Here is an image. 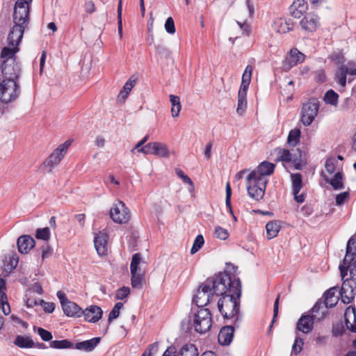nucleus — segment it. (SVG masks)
I'll list each match as a JSON object with an SVG mask.
<instances>
[{
	"mask_svg": "<svg viewBox=\"0 0 356 356\" xmlns=\"http://www.w3.org/2000/svg\"><path fill=\"white\" fill-rule=\"evenodd\" d=\"M229 282V275L227 272L219 273L209 277L197 290L193 302L200 309L206 306L213 295L220 296L225 293L227 282Z\"/></svg>",
	"mask_w": 356,
	"mask_h": 356,
	"instance_id": "1",
	"label": "nucleus"
},
{
	"mask_svg": "<svg viewBox=\"0 0 356 356\" xmlns=\"http://www.w3.org/2000/svg\"><path fill=\"white\" fill-rule=\"evenodd\" d=\"M227 290L218 302V307L225 318H232L239 313L240 304L238 299L241 296V284L238 278L229 275V282L226 284Z\"/></svg>",
	"mask_w": 356,
	"mask_h": 356,
	"instance_id": "2",
	"label": "nucleus"
},
{
	"mask_svg": "<svg viewBox=\"0 0 356 356\" xmlns=\"http://www.w3.org/2000/svg\"><path fill=\"white\" fill-rule=\"evenodd\" d=\"M275 167V164L264 161L249 174L247 178L248 184L247 189L252 199L258 201L263 198L268 183L266 177L273 173Z\"/></svg>",
	"mask_w": 356,
	"mask_h": 356,
	"instance_id": "3",
	"label": "nucleus"
},
{
	"mask_svg": "<svg viewBox=\"0 0 356 356\" xmlns=\"http://www.w3.org/2000/svg\"><path fill=\"white\" fill-rule=\"evenodd\" d=\"M16 51L9 47H3L1 52L2 63L1 72L4 76L3 80H13L17 81L20 74V67L16 61L15 54Z\"/></svg>",
	"mask_w": 356,
	"mask_h": 356,
	"instance_id": "4",
	"label": "nucleus"
},
{
	"mask_svg": "<svg viewBox=\"0 0 356 356\" xmlns=\"http://www.w3.org/2000/svg\"><path fill=\"white\" fill-rule=\"evenodd\" d=\"M327 311L323 309L321 301H317L312 308V315L302 314L297 322L296 329L305 334L310 332L314 327V321H321L327 315Z\"/></svg>",
	"mask_w": 356,
	"mask_h": 356,
	"instance_id": "5",
	"label": "nucleus"
},
{
	"mask_svg": "<svg viewBox=\"0 0 356 356\" xmlns=\"http://www.w3.org/2000/svg\"><path fill=\"white\" fill-rule=\"evenodd\" d=\"M145 261L142 259V256L140 253H136L132 256L130 264L131 271V282L133 288L140 289L142 287V282L145 277V272L141 268V265L144 264Z\"/></svg>",
	"mask_w": 356,
	"mask_h": 356,
	"instance_id": "6",
	"label": "nucleus"
},
{
	"mask_svg": "<svg viewBox=\"0 0 356 356\" xmlns=\"http://www.w3.org/2000/svg\"><path fill=\"white\" fill-rule=\"evenodd\" d=\"M33 0H17L15 2L13 20L14 24L28 26L29 22L30 5Z\"/></svg>",
	"mask_w": 356,
	"mask_h": 356,
	"instance_id": "7",
	"label": "nucleus"
},
{
	"mask_svg": "<svg viewBox=\"0 0 356 356\" xmlns=\"http://www.w3.org/2000/svg\"><path fill=\"white\" fill-rule=\"evenodd\" d=\"M211 314L208 309L201 308L194 315L193 327L195 332L203 334L211 327Z\"/></svg>",
	"mask_w": 356,
	"mask_h": 356,
	"instance_id": "8",
	"label": "nucleus"
},
{
	"mask_svg": "<svg viewBox=\"0 0 356 356\" xmlns=\"http://www.w3.org/2000/svg\"><path fill=\"white\" fill-rule=\"evenodd\" d=\"M319 103L315 99H309L302 107L301 122L305 126L310 125L318 114Z\"/></svg>",
	"mask_w": 356,
	"mask_h": 356,
	"instance_id": "9",
	"label": "nucleus"
},
{
	"mask_svg": "<svg viewBox=\"0 0 356 356\" xmlns=\"http://www.w3.org/2000/svg\"><path fill=\"white\" fill-rule=\"evenodd\" d=\"M110 216L116 223H127L131 218L130 211L122 201H118L110 210Z\"/></svg>",
	"mask_w": 356,
	"mask_h": 356,
	"instance_id": "10",
	"label": "nucleus"
},
{
	"mask_svg": "<svg viewBox=\"0 0 356 356\" xmlns=\"http://www.w3.org/2000/svg\"><path fill=\"white\" fill-rule=\"evenodd\" d=\"M70 145L71 142L69 140H67L64 143L60 145L44 161V166L49 168L50 172L55 166L60 163L66 154Z\"/></svg>",
	"mask_w": 356,
	"mask_h": 356,
	"instance_id": "11",
	"label": "nucleus"
},
{
	"mask_svg": "<svg viewBox=\"0 0 356 356\" xmlns=\"http://www.w3.org/2000/svg\"><path fill=\"white\" fill-rule=\"evenodd\" d=\"M356 259V239L351 237L346 245V253L343 263L339 265V269L342 280L347 275L346 264L352 263Z\"/></svg>",
	"mask_w": 356,
	"mask_h": 356,
	"instance_id": "12",
	"label": "nucleus"
},
{
	"mask_svg": "<svg viewBox=\"0 0 356 356\" xmlns=\"http://www.w3.org/2000/svg\"><path fill=\"white\" fill-rule=\"evenodd\" d=\"M339 293L341 301L344 304L350 303L356 294V283L355 280L352 277L344 280Z\"/></svg>",
	"mask_w": 356,
	"mask_h": 356,
	"instance_id": "13",
	"label": "nucleus"
},
{
	"mask_svg": "<svg viewBox=\"0 0 356 356\" xmlns=\"http://www.w3.org/2000/svg\"><path fill=\"white\" fill-rule=\"evenodd\" d=\"M26 27V26L24 25L14 24V26L9 32L8 36V47L10 48L11 49H15L16 53L19 50L17 47L23 37Z\"/></svg>",
	"mask_w": 356,
	"mask_h": 356,
	"instance_id": "14",
	"label": "nucleus"
},
{
	"mask_svg": "<svg viewBox=\"0 0 356 356\" xmlns=\"http://www.w3.org/2000/svg\"><path fill=\"white\" fill-rule=\"evenodd\" d=\"M347 74L356 75V59L348 62L347 65H341L337 71L336 77L342 86L346 85Z\"/></svg>",
	"mask_w": 356,
	"mask_h": 356,
	"instance_id": "15",
	"label": "nucleus"
},
{
	"mask_svg": "<svg viewBox=\"0 0 356 356\" xmlns=\"http://www.w3.org/2000/svg\"><path fill=\"white\" fill-rule=\"evenodd\" d=\"M305 56L296 48L291 49L289 52L284 63L286 70H289L293 67L304 61Z\"/></svg>",
	"mask_w": 356,
	"mask_h": 356,
	"instance_id": "16",
	"label": "nucleus"
},
{
	"mask_svg": "<svg viewBox=\"0 0 356 356\" xmlns=\"http://www.w3.org/2000/svg\"><path fill=\"white\" fill-rule=\"evenodd\" d=\"M302 29L309 32H314L319 26V18L314 13H307L300 22Z\"/></svg>",
	"mask_w": 356,
	"mask_h": 356,
	"instance_id": "17",
	"label": "nucleus"
},
{
	"mask_svg": "<svg viewBox=\"0 0 356 356\" xmlns=\"http://www.w3.org/2000/svg\"><path fill=\"white\" fill-rule=\"evenodd\" d=\"M293 194L295 200L298 203H302L305 201L304 194L298 195L302 188V176L300 173L291 175Z\"/></svg>",
	"mask_w": 356,
	"mask_h": 356,
	"instance_id": "18",
	"label": "nucleus"
},
{
	"mask_svg": "<svg viewBox=\"0 0 356 356\" xmlns=\"http://www.w3.org/2000/svg\"><path fill=\"white\" fill-rule=\"evenodd\" d=\"M102 309L97 305H91L82 311V315L84 316L85 320L91 323L98 321L102 318Z\"/></svg>",
	"mask_w": 356,
	"mask_h": 356,
	"instance_id": "19",
	"label": "nucleus"
},
{
	"mask_svg": "<svg viewBox=\"0 0 356 356\" xmlns=\"http://www.w3.org/2000/svg\"><path fill=\"white\" fill-rule=\"evenodd\" d=\"M108 235L106 233L99 232L95 237L94 243L99 255L103 256L107 253Z\"/></svg>",
	"mask_w": 356,
	"mask_h": 356,
	"instance_id": "20",
	"label": "nucleus"
},
{
	"mask_svg": "<svg viewBox=\"0 0 356 356\" xmlns=\"http://www.w3.org/2000/svg\"><path fill=\"white\" fill-rule=\"evenodd\" d=\"M308 5L306 0H295L289 7L291 15L295 18H300L306 13Z\"/></svg>",
	"mask_w": 356,
	"mask_h": 356,
	"instance_id": "21",
	"label": "nucleus"
},
{
	"mask_svg": "<svg viewBox=\"0 0 356 356\" xmlns=\"http://www.w3.org/2000/svg\"><path fill=\"white\" fill-rule=\"evenodd\" d=\"M17 245L19 252L26 254L34 247L35 241L29 235H23L18 238Z\"/></svg>",
	"mask_w": 356,
	"mask_h": 356,
	"instance_id": "22",
	"label": "nucleus"
},
{
	"mask_svg": "<svg viewBox=\"0 0 356 356\" xmlns=\"http://www.w3.org/2000/svg\"><path fill=\"white\" fill-rule=\"evenodd\" d=\"M273 29L278 33H286L293 29V22L290 19L280 18L274 22Z\"/></svg>",
	"mask_w": 356,
	"mask_h": 356,
	"instance_id": "23",
	"label": "nucleus"
},
{
	"mask_svg": "<svg viewBox=\"0 0 356 356\" xmlns=\"http://www.w3.org/2000/svg\"><path fill=\"white\" fill-rule=\"evenodd\" d=\"M234 327L232 325L224 326L218 334V341L221 345H229L234 337Z\"/></svg>",
	"mask_w": 356,
	"mask_h": 356,
	"instance_id": "24",
	"label": "nucleus"
},
{
	"mask_svg": "<svg viewBox=\"0 0 356 356\" xmlns=\"http://www.w3.org/2000/svg\"><path fill=\"white\" fill-rule=\"evenodd\" d=\"M345 322L348 330L352 332H356V309L348 307L345 311Z\"/></svg>",
	"mask_w": 356,
	"mask_h": 356,
	"instance_id": "25",
	"label": "nucleus"
},
{
	"mask_svg": "<svg viewBox=\"0 0 356 356\" xmlns=\"http://www.w3.org/2000/svg\"><path fill=\"white\" fill-rule=\"evenodd\" d=\"M65 314L70 317H81L82 316L81 308L75 302L69 300L62 307Z\"/></svg>",
	"mask_w": 356,
	"mask_h": 356,
	"instance_id": "26",
	"label": "nucleus"
},
{
	"mask_svg": "<svg viewBox=\"0 0 356 356\" xmlns=\"http://www.w3.org/2000/svg\"><path fill=\"white\" fill-rule=\"evenodd\" d=\"M337 292V287L330 288L328 291L325 293V300L324 302H322L323 305V309L327 311V308H332L334 307L337 303L338 298L335 296Z\"/></svg>",
	"mask_w": 356,
	"mask_h": 356,
	"instance_id": "27",
	"label": "nucleus"
},
{
	"mask_svg": "<svg viewBox=\"0 0 356 356\" xmlns=\"http://www.w3.org/2000/svg\"><path fill=\"white\" fill-rule=\"evenodd\" d=\"M100 337H95L89 340L83 341L76 343L74 346L77 350H84L86 352H90L95 349L100 341Z\"/></svg>",
	"mask_w": 356,
	"mask_h": 356,
	"instance_id": "28",
	"label": "nucleus"
},
{
	"mask_svg": "<svg viewBox=\"0 0 356 356\" xmlns=\"http://www.w3.org/2000/svg\"><path fill=\"white\" fill-rule=\"evenodd\" d=\"M281 225L280 222L278 220H271L269 221L266 225V237L268 240L274 238L276 237L280 231Z\"/></svg>",
	"mask_w": 356,
	"mask_h": 356,
	"instance_id": "29",
	"label": "nucleus"
},
{
	"mask_svg": "<svg viewBox=\"0 0 356 356\" xmlns=\"http://www.w3.org/2000/svg\"><path fill=\"white\" fill-rule=\"evenodd\" d=\"M151 145V154L163 158L169 156V151L166 145L159 142H154L152 143Z\"/></svg>",
	"mask_w": 356,
	"mask_h": 356,
	"instance_id": "30",
	"label": "nucleus"
},
{
	"mask_svg": "<svg viewBox=\"0 0 356 356\" xmlns=\"http://www.w3.org/2000/svg\"><path fill=\"white\" fill-rule=\"evenodd\" d=\"M252 72V67L250 65H247L242 76L241 83L238 90L239 92H247L251 81Z\"/></svg>",
	"mask_w": 356,
	"mask_h": 356,
	"instance_id": "31",
	"label": "nucleus"
},
{
	"mask_svg": "<svg viewBox=\"0 0 356 356\" xmlns=\"http://www.w3.org/2000/svg\"><path fill=\"white\" fill-rule=\"evenodd\" d=\"M343 178V172L338 171L330 180L327 177H325L324 179L328 181L334 190H341L344 188Z\"/></svg>",
	"mask_w": 356,
	"mask_h": 356,
	"instance_id": "32",
	"label": "nucleus"
},
{
	"mask_svg": "<svg viewBox=\"0 0 356 356\" xmlns=\"http://www.w3.org/2000/svg\"><path fill=\"white\" fill-rule=\"evenodd\" d=\"M14 344L21 348H31L35 346V343L31 337L21 335L16 337Z\"/></svg>",
	"mask_w": 356,
	"mask_h": 356,
	"instance_id": "33",
	"label": "nucleus"
},
{
	"mask_svg": "<svg viewBox=\"0 0 356 356\" xmlns=\"http://www.w3.org/2000/svg\"><path fill=\"white\" fill-rule=\"evenodd\" d=\"M274 152L276 154V158L275 159V161L289 162L292 159L291 154L289 150L286 149L277 147L275 149Z\"/></svg>",
	"mask_w": 356,
	"mask_h": 356,
	"instance_id": "34",
	"label": "nucleus"
},
{
	"mask_svg": "<svg viewBox=\"0 0 356 356\" xmlns=\"http://www.w3.org/2000/svg\"><path fill=\"white\" fill-rule=\"evenodd\" d=\"M197 348L194 344L184 345L177 353V356H198Z\"/></svg>",
	"mask_w": 356,
	"mask_h": 356,
	"instance_id": "35",
	"label": "nucleus"
},
{
	"mask_svg": "<svg viewBox=\"0 0 356 356\" xmlns=\"http://www.w3.org/2000/svg\"><path fill=\"white\" fill-rule=\"evenodd\" d=\"M170 102L172 105L171 113L172 117H177L179 115V112L181 108L180 99L178 96L170 95L169 96Z\"/></svg>",
	"mask_w": 356,
	"mask_h": 356,
	"instance_id": "36",
	"label": "nucleus"
},
{
	"mask_svg": "<svg viewBox=\"0 0 356 356\" xmlns=\"http://www.w3.org/2000/svg\"><path fill=\"white\" fill-rule=\"evenodd\" d=\"M247 92H238V104L236 112L238 115H241L247 108Z\"/></svg>",
	"mask_w": 356,
	"mask_h": 356,
	"instance_id": "37",
	"label": "nucleus"
},
{
	"mask_svg": "<svg viewBox=\"0 0 356 356\" xmlns=\"http://www.w3.org/2000/svg\"><path fill=\"white\" fill-rule=\"evenodd\" d=\"M49 347L55 349L74 348V344L67 339L51 341Z\"/></svg>",
	"mask_w": 356,
	"mask_h": 356,
	"instance_id": "38",
	"label": "nucleus"
},
{
	"mask_svg": "<svg viewBox=\"0 0 356 356\" xmlns=\"http://www.w3.org/2000/svg\"><path fill=\"white\" fill-rule=\"evenodd\" d=\"M300 130L298 129L291 130L287 138L288 144L293 147L298 145L300 141Z\"/></svg>",
	"mask_w": 356,
	"mask_h": 356,
	"instance_id": "39",
	"label": "nucleus"
},
{
	"mask_svg": "<svg viewBox=\"0 0 356 356\" xmlns=\"http://www.w3.org/2000/svg\"><path fill=\"white\" fill-rule=\"evenodd\" d=\"M339 95L332 90H328L324 96V101L327 104L336 105L337 104Z\"/></svg>",
	"mask_w": 356,
	"mask_h": 356,
	"instance_id": "40",
	"label": "nucleus"
},
{
	"mask_svg": "<svg viewBox=\"0 0 356 356\" xmlns=\"http://www.w3.org/2000/svg\"><path fill=\"white\" fill-rule=\"evenodd\" d=\"M177 175L182 179L183 182L188 184L190 185L189 191L191 192L193 191L195 189L193 182L191 179V178L186 175L181 170L177 169L176 170Z\"/></svg>",
	"mask_w": 356,
	"mask_h": 356,
	"instance_id": "41",
	"label": "nucleus"
},
{
	"mask_svg": "<svg viewBox=\"0 0 356 356\" xmlns=\"http://www.w3.org/2000/svg\"><path fill=\"white\" fill-rule=\"evenodd\" d=\"M338 163L335 158H328L325 163V168L329 174H333L336 170V165Z\"/></svg>",
	"mask_w": 356,
	"mask_h": 356,
	"instance_id": "42",
	"label": "nucleus"
},
{
	"mask_svg": "<svg viewBox=\"0 0 356 356\" xmlns=\"http://www.w3.org/2000/svg\"><path fill=\"white\" fill-rule=\"evenodd\" d=\"M35 237L38 239L48 241L50 238V230L49 227L38 229L36 230Z\"/></svg>",
	"mask_w": 356,
	"mask_h": 356,
	"instance_id": "43",
	"label": "nucleus"
},
{
	"mask_svg": "<svg viewBox=\"0 0 356 356\" xmlns=\"http://www.w3.org/2000/svg\"><path fill=\"white\" fill-rule=\"evenodd\" d=\"M204 240L202 235H197L194 241L193 245L191 250V254L197 252L204 245Z\"/></svg>",
	"mask_w": 356,
	"mask_h": 356,
	"instance_id": "44",
	"label": "nucleus"
},
{
	"mask_svg": "<svg viewBox=\"0 0 356 356\" xmlns=\"http://www.w3.org/2000/svg\"><path fill=\"white\" fill-rule=\"evenodd\" d=\"M130 293V289L127 286H122L118 289L115 293L116 300H123L126 298Z\"/></svg>",
	"mask_w": 356,
	"mask_h": 356,
	"instance_id": "45",
	"label": "nucleus"
},
{
	"mask_svg": "<svg viewBox=\"0 0 356 356\" xmlns=\"http://www.w3.org/2000/svg\"><path fill=\"white\" fill-rule=\"evenodd\" d=\"M37 332L44 341H50L53 338L51 333L42 327H38Z\"/></svg>",
	"mask_w": 356,
	"mask_h": 356,
	"instance_id": "46",
	"label": "nucleus"
},
{
	"mask_svg": "<svg viewBox=\"0 0 356 356\" xmlns=\"http://www.w3.org/2000/svg\"><path fill=\"white\" fill-rule=\"evenodd\" d=\"M214 234L216 238L220 240H225L229 236L227 230L220 226L215 228Z\"/></svg>",
	"mask_w": 356,
	"mask_h": 356,
	"instance_id": "47",
	"label": "nucleus"
},
{
	"mask_svg": "<svg viewBox=\"0 0 356 356\" xmlns=\"http://www.w3.org/2000/svg\"><path fill=\"white\" fill-rule=\"evenodd\" d=\"M0 309H1L5 315H8L10 313V308L7 300V296L0 298Z\"/></svg>",
	"mask_w": 356,
	"mask_h": 356,
	"instance_id": "48",
	"label": "nucleus"
},
{
	"mask_svg": "<svg viewBox=\"0 0 356 356\" xmlns=\"http://www.w3.org/2000/svg\"><path fill=\"white\" fill-rule=\"evenodd\" d=\"M165 29L170 34H174L175 33L174 20L171 17L166 19L165 23Z\"/></svg>",
	"mask_w": 356,
	"mask_h": 356,
	"instance_id": "49",
	"label": "nucleus"
},
{
	"mask_svg": "<svg viewBox=\"0 0 356 356\" xmlns=\"http://www.w3.org/2000/svg\"><path fill=\"white\" fill-rule=\"evenodd\" d=\"M304 344L303 339L301 338L297 337L294 341V343L292 347V351L296 354H298L302 349V346Z\"/></svg>",
	"mask_w": 356,
	"mask_h": 356,
	"instance_id": "50",
	"label": "nucleus"
},
{
	"mask_svg": "<svg viewBox=\"0 0 356 356\" xmlns=\"http://www.w3.org/2000/svg\"><path fill=\"white\" fill-rule=\"evenodd\" d=\"M225 190H226V197H225L226 206L229 208V212L232 213V209L231 207V202H230V199H231V196H232V188H231V186H230V184L229 182H227L226 184Z\"/></svg>",
	"mask_w": 356,
	"mask_h": 356,
	"instance_id": "51",
	"label": "nucleus"
},
{
	"mask_svg": "<svg viewBox=\"0 0 356 356\" xmlns=\"http://www.w3.org/2000/svg\"><path fill=\"white\" fill-rule=\"evenodd\" d=\"M158 349L159 343L157 342L153 343L149 346L148 349L143 353L142 356H153Z\"/></svg>",
	"mask_w": 356,
	"mask_h": 356,
	"instance_id": "52",
	"label": "nucleus"
},
{
	"mask_svg": "<svg viewBox=\"0 0 356 356\" xmlns=\"http://www.w3.org/2000/svg\"><path fill=\"white\" fill-rule=\"evenodd\" d=\"M349 198V193L348 192H343L338 194L336 197V204L341 205L345 203Z\"/></svg>",
	"mask_w": 356,
	"mask_h": 356,
	"instance_id": "53",
	"label": "nucleus"
},
{
	"mask_svg": "<svg viewBox=\"0 0 356 356\" xmlns=\"http://www.w3.org/2000/svg\"><path fill=\"white\" fill-rule=\"evenodd\" d=\"M280 298V294H278L277 298H276V299H275V302H274L273 316V320H272L271 325H270V330L271 329V327L273 326V324L276 321V318H277V315H278Z\"/></svg>",
	"mask_w": 356,
	"mask_h": 356,
	"instance_id": "54",
	"label": "nucleus"
},
{
	"mask_svg": "<svg viewBox=\"0 0 356 356\" xmlns=\"http://www.w3.org/2000/svg\"><path fill=\"white\" fill-rule=\"evenodd\" d=\"M40 305L43 307L44 310L47 313H52L55 309V305L53 302H47L43 300H40Z\"/></svg>",
	"mask_w": 356,
	"mask_h": 356,
	"instance_id": "55",
	"label": "nucleus"
},
{
	"mask_svg": "<svg viewBox=\"0 0 356 356\" xmlns=\"http://www.w3.org/2000/svg\"><path fill=\"white\" fill-rule=\"evenodd\" d=\"M344 331V327L341 323L336 324L332 327V334L336 337L341 336Z\"/></svg>",
	"mask_w": 356,
	"mask_h": 356,
	"instance_id": "56",
	"label": "nucleus"
},
{
	"mask_svg": "<svg viewBox=\"0 0 356 356\" xmlns=\"http://www.w3.org/2000/svg\"><path fill=\"white\" fill-rule=\"evenodd\" d=\"M347 272L350 271V277L354 280H356V259H355L352 263L346 264Z\"/></svg>",
	"mask_w": 356,
	"mask_h": 356,
	"instance_id": "57",
	"label": "nucleus"
},
{
	"mask_svg": "<svg viewBox=\"0 0 356 356\" xmlns=\"http://www.w3.org/2000/svg\"><path fill=\"white\" fill-rule=\"evenodd\" d=\"M136 83V79L131 77L124 85L122 90L129 93Z\"/></svg>",
	"mask_w": 356,
	"mask_h": 356,
	"instance_id": "58",
	"label": "nucleus"
},
{
	"mask_svg": "<svg viewBox=\"0 0 356 356\" xmlns=\"http://www.w3.org/2000/svg\"><path fill=\"white\" fill-rule=\"evenodd\" d=\"M10 266L7 265L6 268H5L6 270H13L14 268H15L18 264V257L16 254L12 255V257H10Z\"/></svg>",
	"mask_w": 356,
	"mask_h": 356,
	"instance_id": "59",
	"label": "nucleus"
},
{
	"mask_svg": "<svg viewBox=\"0 0 356 356\" xmlns=\"http://www.w3.org/2000/svg\"><path fill=\"white\" fill-rule=\"evenodd\" d=\"M177 353L176 348L173 346H171L165 350V351L164 352V353L163 354L162 356H177Z\"/></svg>",
	"mask_w": 356,
	"mask_h": 356,
	"instance_id": "60",
	"label": "nucleus"
},
{
	"mask_svg": "<svg viewBox=\"0 0 356 356\" xmlns=\"http://www.w3.org/2000/svg\"><path fill=\"white\" fill-rule=\"evenodd\" d=\"M152 143H149L143 147L137 149L138 152H142L145 154H151L152 152Z\"/></svg>",
	"mask_w": 356,
	"mask_h": 356,
	"instance_id": "61",
	"label": "nucleus"
},
{
	"mask_svg": "<svg viewBox=\"0 0 356 356\" xmlns=\"http://www.w3.org/2000/svg\"><path fill=\"white\" fill-rule=\"evenodd\" d=\"M212 142H209L207 143L205 149H204V156L207 160H209L211 157V149H212Z\"/></svg>",
	"mask_w": 356,
	"mask_h": 356,
	"instance_id": "62",
	"label": "nucleus"
},
{
	"mask_svg": "<svg viewBox=\"0 0 356 356\" xmlns=\"http://www.w3.org/2000/svg\"><path fill=\"white\" fill-rule=\"evenodd\" d=\"M119 314H120V311L113 308L108 315V323H111L113 320L117 318L119 316Z\"/></svg>",
	"mask_w": 356,
	"mask_h": 356,
	"instance_id": "63",
	"label": "nucleus"
},
{
	"mask_svg": "<svg viewBox=\"0 0 356 356\" xmlns=\"http://www.w3.org/2000/svg\"><path fill=\"white\" fill-rule=\"evenodd\" d=\"M85 8H86V11L88 13L90 14V13H92L93 12H95V6L92 1H89L85 3Z\"/></svg>",
	"mask_w": 356,
	"mask_h": 356,
	"instance_id": "64",
	"label": "nucleus"
}]
</instances>
